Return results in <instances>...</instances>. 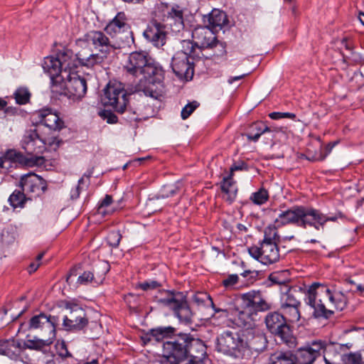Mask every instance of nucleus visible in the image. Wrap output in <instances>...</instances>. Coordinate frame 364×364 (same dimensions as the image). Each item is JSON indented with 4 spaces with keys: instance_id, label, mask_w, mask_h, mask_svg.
I'll return each mask as SVG.
<instances>
[{
    "instance_id": "nucleus-12",
    "label": "nucleus",
    "mask_w": 364,
    "mask_h": 364,
    "mask_svg": "<svg viewBox=\"0 0 364 364\" xmlns=\"http://www.w3.org/2000/svg\"><path fill=\"white\" fill-rule=\"evenodd\" d=\"M331 348L326 341L321 340L313 341L306 346L298 348L292 353L294 364H313L315 360L323 353V359L326 364H333L330 362L326 353Z\"/></svg>"
},
{
    "instance_id": "nucleus-45",
    "label": "nucleus",
    "mask_w": 364,
    "mask_h": 364,
    "mask_svg": "<svg viewBox=\"0 0 364 364\" xmlns=\"http://www.w3.org/2000/svg\"><path fill=\"white\" fill-rule=\"evenodd\" d=\"M99 116L105 120L108 124H116L118 122L117 116L111 110L103 109L99 112Z\"/></svg>"
},
{
    "instance_id": "nucleus-59",
    "label": "nucleus",
    "mask_w": 364,
    "mask_h": 364,
    "mask_svg": "<svg viewBox=\"0 0 364 364\" xmlns=\"http://www.w3.org/2000/svg\"><path fill=\"white\" fill-rule=\"evenodd\" d=\"M82 264L81 263H78L75 264L71 269H70V277L71 275H77L80 274L79 270H82Z\"/></svg>"
},
{
    "instance_id": "nucleus-58",
    "label": "nucleus",
    "mask_w": 364,
    "mask_h": 364,
    "mask_svg": "<svg viewBox=\"0 0 364 364\" xmlns=\"http://www.w3.org/2000/svg\"><path fill=\"white\" fill-rule=\"evenodd\" d=\"M4 113L6 115H16L18 112V109L14 107H6L4 109Z\"/></svg>"
},
{
    "instance_id": "nucleus-46",
    "label": "nucleus",
    "mask_w": 364,
    "mask_h": 364,
    "mask_svg": "<svg viewBox=\"0 0 364 364\" xmlns=\"http://www.w3.org/2000/svg\"><path fill=\"white\" fill-rule=\"evenodd\" d=\"M198 106L199 103L197 101H193L192 102L187 104L181 111L182 119H187Z\"/></svg>"
},
{
    "instance_id": "nucleus-15",
    "label": "nucleus",
    "mask_w": 364,
    "mask_h": 364,
    "mask_svg": "<svg viewBox=\"0 0 364 364\" xmlns=\"http://www.w3.org/2000/svg\"><path fill=\"white\" fill-rule=\"evenodd\" d=\"M19 187L26 191L28 198H36L43 194L47 190V183L34 173H28L21 176Z\"/></svg>"
},
{
    "instance_id": "nucleus-33",
    "label": "nucleus",
    "mask_w": 364,
    "mask_h": 364,
    "mask_svg": "<svg viewBox=\"0 0 364 364\" xmlns=\"http://www.w3.org/2000/svg\"><path fill=\"white\" fill-rule=\"evenodd\" d=\"M28 339L22 342V350L31 349L36 350H41L45 346H49L52 343V341L48 339H40L37 336H34L33 339Z\"/></svg>"
},
{
    "instance_id": "nucleus-37",
    "label": "nucleus",
    "mask_w": 364,
    "mask_h": 364,
    "mask_svg": "<svg viewBox=\"0 0 364 364\" xmlns=\"http://www.w3.org/2000/svg\"><path fill=\"white\" fill-rule=\"evenodd\" d=\"M269 279L272 284L279 285L280 288L282 286H289L291 281L289 270L273 272L269 275Z\"/></svg>"
},
{
    "instance_id": "nucleus-36",
    "label": "nucleus",
    "mask_w": 364,
    "mask_h": 364,
    "mask_svg": "<svg viewBox=\"0 0 364 364\" xmlns=\"http://www.w3.org/2000/svg\"><path fill=\"white\" fill-rule=\"evenodd\" d=\"M232 176L230 175L225 177L221 183V190L228 195L227 200L230 203H232L235 199L237 194V189L234 188V181Z\"/></svg>"
},
{
    "instance_id": "nucleus-7",
    "label": "nucleus",
    "mask_w": 364,
    "mask_h": 364,
    "mask_svg": "<svg viewBox=\"0 0 364 364\" xmlns=\"http://www.w3.org/2000/svg\"><path fill=\"white\" fill-rule=\"evenodd\" d=\"M277 226H269L265 228L264 238L259 242V245H253L248 248V252L255 259L264 264H271L279 261L280 255L278 243L280 237L277 230Z\"/></svg>"
},
{
    "instance_id": "nucleus-35",
    "label": "nucleus",
    "mask_w": 364,
    "mask_h": 364,
    "mask_svg": "<svg viewBox=\"0 0 364 364\" xmlns=\"http://www.w3.org/2000/svg\"><path fill=\"white\" fill-rule=\"evenodd\" d=\"M28 200L31 198L23 189L15 190L9 198L10 205L14 208H23Z\"/></svg>"
},
{
    "instance_id": "nucleus-22",
    "label": "nucleus",
    "mask_w": 364,
    "mask_h": 364,
    "mask_svg": "<svg viewBox=\"0 0 364 364\" xmlns=\"http://www.w3.org/2000/svg\"><path fill=\"white\" fill-rule=\"evenodd\" d=\"M39 119L36 127H43L41 132L60 130L63 127V122L60 117L50 109H43L36 114Z\"/></svg>"
},
{
    "instance_id": "nucleus-43",
    "label": "nucleus",
    "mask_w": 364,
    "mask_h": 364,
    "mask_svg": "<svg viewBox=\"0 0 364 364\" xmlns=\"http://www.w3.org/2000/svg\"><path fill=\"white\" fill-rule=\"evenodd\" d=\"M342 361L343 364H364L362 355L359 352L343 355Z\"/></svg>"
},
{
    "instance_id": "nucleus-19",
    "label": "nucleus",
    "mask_w": 364,
    "mask_h": 364,
    "mask_svg": "<svg viewBox=\"0 0 364 364\" xmlns=\"http://www.w3.org/2000/svg\"><path fill=\"white\" fill-rule=\"evenodd\" d=\"M184 10L178 4L168 9L161 22L167 29L173 33H179L184 28Z\"/></svg>"
},
{
    "instance_id": "nucleus-2",
    "label": "nucleus",
    "mask_w": 364,
    "mask_h": 364,
    "mask_svg": "<svg viewBox=\"0 0 364 364\" xmlns=\"http://www.w3.org/2000/svg\"><path fill=\"white\" fill-rule=\"evenodd\" d=\"M176 328L171 326H159L151 328L141 336L144 344L163 342V354L168 364H184L187 360V346L191 338L190 333L176 334Z\"/></svg>"
},
{
    "instance_id": "nucleus-31",
    "label": "nucleus",
    "mask_w": 364,
    "mask_h": 364,
    "mask_svg": "<svg viewBox=\"0 0 364 364\" xmlns=\"http://www.w3.org/2000/svg\"><path fill=\"white\" fill-rule=\"evenodd\" d=\"M181 50L177 53H183L188 58L193 60L201 58L203 53L199 48L196 46V43L190 40H183L181 42Z\"/></svg>"
},
{
    "instance_id": "nucleus-34",
    "label": "nucleus",
    "mask_w": 364,
    "mask_h": 364,
    "mask_svg": "<svg viewBox=\"0 0 364 364\" xmlns=\"http://www.w3.org/2000/svg\"><path fill=\"white\" fill-rule=\"evenodd\" d=\"M267 340L262 333L254 335L252 338L247 341V348H250L257 352L263 351L267 348Z\"/></svg>"
},
{
    "instance_id": "nucleus-38",
    "label": "nucleus",
    "mask_w": 364,
    "mask_h": 364,
    "mask_svg": "<svg viewBox=\"0 0 364 364\" xmlns=\"http://www.w3.org/2000/svg\"><path fill=\"white\" fill-rule=\"evenodd\" d=\"M269 364H294L291 352H277L272 354Z\"/></svg>"
},
{
    "instance_id": "nucleus-13",
    "label": "nucleus",
    "mask_w": 364,
    "mask_h": 364,
    "mask_svg": "<svg viewBox=\"0 0 364 364\" xmlns=\"http://www.w3.org/2000/svg\"><path fill=\"white\" fill-rule=\"evenodd\" d=\"M244 310L240 311L239 317L246 322L245 317L256 315L259 311H266L271 305L263 298L259 291H251L242 295Z\"/></svg>"
},
{
    "instance_id": "nucleus-44",
    "label": "nucleus",
    "mask_w": 364,
    "mask_h": 364,
    "mask_svg": "<svg viewBox=\"0 0 364 364\" xmlns=\"http://www.w3.org/2000/svg\"><path fill=\"white\" fill-rule=\"evenodd\" d=\"M251 129L252 130H257V133L261 135L266 133L272 134L273 132H278L279 131L278 128L268 127L263 122L255 123L252 125Z\"/></svg>"
},
{
    "instance_id": "nucleus-32",
    "label": "nucleus",
    "mask_w": 364,
    "mask_h": 364,
    "mask_svg": "<svg viewBox=\"0 0 364 364\" xmlns=\"http://www.w3.org/2000/svg\"><path fill=\"white\" fill-rule=\"evenodd\" d=\"M53 132H40L41 141L43 143V151L46 149V146L55 151L63 143L62 140L53 133Z\"/></svg>"
},
{
    "instance_id": "nucleus-61",
    "label": "nucleus",
    "mask_w": 364,
    "mask_h": 364,
    "mask_svg": "<svg viewBox=\"0 0 364 364\" xmlns=\"http://www.w3.org/2000/svg\"><path fill=\"white\" fill-rule=\"evenodd\" d=\"M260 136H261V134H259L257 132L255 134L250 132L247 134V139L250 141H257L259 139Z\"/></svg>"
},
{
    "instance_id": "nucleus-64",
    "label": "nucleus",
    "mask_w": 364,
    "mask_h": 364,
    "mask_svg": "<svg viewBox=\"0 0 364 364\" xmlns=\"http://www.w3.org/2000/svg\"><path fill=\"white\" fill-rule=\"evenodd\" d=\"M73 210H74V215L75 217H77L80 213V210H81V204L80 203H78L75 205V208H73Z\"/></svg>"
},
{
    "instance_id": "nucleus-18",
    "label": "nucleus",
    "mask_w": 364,
    "mask_h": 364,
    "mask_svg": "<svg viewBox=\"0 0 364 364\" xmlns=\"http://www.w3.org/2000/svg\"><path fill=\"white\" fill-rule=\"evenodd\" d=\"M43 127H36L27 131L21 142V146L27 154L26 156H37L43 152V143L41 141L40 132Z\"/></svg>"
},
{
    "instance_id": "nucleus-9",
    "label": "nucleus",
    "mask_w": 364,
    "mask_h": 364,
    "mask_svg": "<svg viewBox=\"0 0 364 364\" xmlns=\"http://www.w3.org/2000/svg\"><path fill=\"white\" fill-rule=\"evenodd\" d=\"M161 294L155 297L157 303L172 309L180 321L191 322L192 312L183 292L164 290Z\"/></svg>"
},
{
    "instance_id": "nucleus-42",
    "label": "nucleus",
    "mask_w": 364,
    "mask_h": 364,
    "mask_svg": "<svg viewBox=\"0 0 364 364\" xmlns=\"http://www.w3.org/2000/svg\"><path fill=\"white\" fill-rule=\"evenodd\" d=\"M14 95L17 104L25 105L30 100L31 93L27 88L20 87L16 90Z\"/></svg>"
},
{
    "instance_id": "nucleus-25",
    "label": "nucleus",
    "mask_w": 364,
    "mask_h": 364,
    "mask_svg": "<svg viewBox=\"0 0 364 364\" xmlns=\"http://www.w3.org/2000/svg\"><path fill=\"white\" fill-rule=\"evenodd\" d=\"M87 89L86 79L70 70V100H81L85 97Z\"/></svg>"
},
{
    "instance_id": "nucleus-3",
    "label": "nucleus",
    "mask_w": 364,
    "mask_h": 364,
    "mask_svg": "<svg viewBox=\"0 0 364 364\" xmlns=\"http://www.w3.org/2000/svg\"><path fill=\"white\" fill-rule=\"evenodd\" d=\"M305 302L314 309L315 318L328 319L334 314V310L326 305L327 300H336L335 310L341 311L347 306L348 299L341 291L332 292L326 285L314 282L306 292Z\"/></svg>"
},
{
    "instance_id": "nucleus-8",
    "label": "nucleus",
    "mask_w": 364,
    "mask_h": 364,
    "mask_svg": "<svg viewBox=\"0 0 364 364\" xmlns=\"http://www.w3.org/2000/svg\"><path fill=\"white\" fill-rule=\"evenodd\" d=\"M60 321H63L65 326H68V317L66 315L60 316V314L53 316H47L45 314L41 313L36 315L30 318L28 322L21 323L18 332L27 333L26 338H31L33 333L53 334L54 336L55 331V325Z\"/></svg>"
},
{
    "instance_id": "nucleus-24",
    "label": "nucleus",
    "mask_w": 364,
    "mask_h": 364,
    "mask_svg": "<svg viewBox=\"0 0 364 364\" xmlns=\"http://www.w3.org/2000/svg\"><path fill=\"white\" fill-rule=\"evenodd\" d=\"M66 52L58 53L57 57L48 56L44 58L42 67L43 70L48 73L50 78L60 74L65 66L68 68V63H66Z\"/></svg>"
},
{
    "instance_id": "nucleus-62",
    "label": "nucleus",
    "mask_w": 364,
    "mask_h": 364,
    "mask_svg": "<svg viewBox=\"0 0 364 364\" xmlns=\"http://www.w3.org/2000/svg\"><path fill=\"white\" fill-rule=\"evenodd\" d=\"M40 264L39 263H35V262H32L30 264L29 267H28V272L30 274L34 272L35 271L37 270L38 267H39Z\"/></svg>"
},
{
    "instance_id": "nucleus-48",
    "label": "nucleus",
    "mask_w": 364,
    "mask_h": 364,
    "mask_svg": "<svg viewBox=\"0 0 364 364\" xmlns=\"http://www.w3.org/2000/svg\"><path fill=\"white\" fill-rule=\"evenodd\" d=\"M239 282V277L236 274H230L222 281L223 286L227 289H232Z\"/></svg>"
},
{
    "instance_id": "nucleus-29",
    "label": "nucleus",
    "mask_w": 364,
    "mask_h": 364,
    "mask_svg": "<svg viewBox=\"0 0 364 364\" xmlns=\"http://www.w3.org/2000/svg\"><path fill=\"white\" fill-rule=\"evenodd\" d=\"M105 273L101 277H96L94 272L85 271L82 274L80 273L76 282V288L78 286H87L91 284L92 286H98L101 284L105 279Z\"/></svg>"
},
{
    "instance_id": "nucleus-40",
    "label": "nucleus",
    "mask_w": 364,
    "mask_h": 364,
    "mask_svg": "<svg viewBox=\"0 0 364 364\" xmlns=\"http://www.w3.org/2000/svg\"><path fill=\"white\" fill-rule=\"evenodd\" d=\"M300 308L301 306H296L281 312L289 324L296 323L300 320Z\"/></svg>"
},
{
    "instance_id": "nucleus-16",
    "label": "nucleus",
    "mask_w": 364,
    "mask_h": 364,
    "mask_svg": "<svg viewBox=\"0 0 364 364\" xmlns=\"http://www.w3.org/2000/svg\"><path fill=\"white\" fill-rule=\"evenodd\" d=\"M105 31L112 36H116L121 33L127 32L129 36H127L125 44L129 46L130 43H134V33L130 30L127 16L124 11L118 12L114 18L107 23Z\"/></svg>"
},
{
    "instance_id": "nucleus-26",
    "label": "nucleus",
    "mask_w": 364,
    "mask_h": 364,
    "mask_svg": "<svg viewBox=\"0 0 364 364\" xmlns=\"http://www.w3.org/2000/svg\"><path fill=\"white\" fill-rule=\"evenodd\" d=\"M51 92L54 97L66 96L68 91V71L67 66L61 70L59 75L53 76L51 78Z\"/></svg>"
},
{
    "instance_id": "nucleus-55",
    "label": "nucleus",
    "mask_w": 364,
    "mask_h": 364,
    "mask_svg": "<svg viewBox=\"0 0 364 364\" xmlns=\"http://www.w3.org/2000/svg\"><path fill=\"white\" fill-rule=\"evenodd\" d=\"M15 237L11 235L8 230H4L1 232V241L5 244H9L14 242Z\"/></svg>"
},
{
    "instance_id": "nucleus-39",
    "label": "nucleus",
    "mask_w": 364,
    "mask_h": 364,
    "mask_svg": "<svg viewBox=\"0 0 364 364\" xmlns=\"http://www.w3.org/2000/svg\"><path fill=\"white\" fill-rule=\"evenodd\" d=\"M181 189V183L177 182L174 184L165 185L161 190V197L163 198H168L178 194Z\"/></svg>"
},
{
    "instance_id": "nucleus-57",
    "label": "nucleus",
    "mask_w": 364,
    "mask_h": 364,
    "mask_svg": "<svg viewBox=\"0 0 364 364\" xmlns=\"http://www.w3.org/2000/svg\"><path fill=\"white\" fill-rule=\"evenodd\" d=\"M301 306V301L296 302V303H291V304L286 303V304L280 305V310H281V311H284L285 310H288L289 309H292V308H294L296 306Z\"/></svg>"
},
{
    "instance_id": "nucleus-5",
    "label": "nucleus",
    "mask_w": 364,
    "mask_h": 364,
    "mask_svg": "<svg viewBox=\"0 0 364 364\" xmlns=\"http://www.w3.org/2000/svg\"><path fill=\"white\" fill-rule=\"evenodd\" d=\"M130 96L123 83L109 81L103 90L102 102L105 107H111L120 114L123 120L129 122L140 121L139 110L132 105Z\"/></svg>"
},
{
    "instance_id": "nucleus-14",
    "label": "nucleus",
    "mask_w": 364,
    "mask_h": 364,
    "mask_svg": "<svg viewBox=\"0 0 364 364\" xmlns=\"http://www.w3.org/2000/svg\"><path fill=\"white\" fill-rule=\"evenodd\" d=\"M43 160V158L41 156H26L15 149H9L0 156V168L9 169L12 164L33 166L41 164Z\"/></svg>"
},
{
    "instance_id": "nucleus-52",
    "label": "nucleus",
    "mask_w": 364,
    "mask_h": 364,
    "mask_svg": "<svg viewBox=\"0 0 364 364\" xmlns=\"http://www.w3.org/2000/svg\"><path fill=\"white\" fill-rule=\"evenodd\" d=\"M241 276L247 279L248 284H253L259 276V272L256 270H245L241 274Z\"/></svg>"
},
{
    "instance_id": "nucleus-4",
    "label": "nucleus",
    "mask_w": 364,
    "mask_h": 364,
    "mask_svg": "<svg viewBox=\"0 0 364 364\" xmlns=\"http://www.w3.org/2000/svg\"><path fill=\"white\" fill-rule=\"evenodd\" d=\"M337 219V215L328 216L313 208L294 205L281 211L275 219V223L277 226L294 225L303 228L311 226L319 230L327 222H336Z\"/></svg>"
},
{
    "instance_id": "nucleus-6",
    "label": "nucleus",
    "mask_w": 364,
    "mask_h": 364,
    "mask_svg": "<svg viewBox=\"0 0 364 364\" xmlns=\"http://www.w3.org/2000/svg\"><path fill=\"white\" fill-rule=\"evenodd\" d=\"M91 43L95 48L98 49L100 53L87 54L83 52L76 53L77 59L81 65L87 67H93L101 64L107 58V55L117 48L112 45L109 38L102 31H91L85 36V39L76 41L77 46L82 47Z\"/></svg>"
},
{
    "instance_id": "nucleus-53",
    "label": "nucleus",
    "mask_w": 364,
    "mask_h": 364,
    "mask_svg": "<svg viewBox=\"0 0 364 364\" xmlns=\"http://www.w3.org/2000/svg\"><path fill=\"white\" fill-rule=\"evenodd\" d=\"M269 117L272 119H279L282 118H290L292 119H294L296 118V114L291 112H274L269 114Z\"/></svg>"
},
{
    "instance_id": "nucleus-54",
    "label": "nucleus",
    "mask_w": 364,
    "mask_h": 364,
    "mask_svg": "<svg viewBox=\"0 0 364 364\" xmlns=\"http://www.w3.org/2000/svg\"><path fill=\"white\" fill-rule=\"evenodd\" d=\"M247 169H248V166H247V164L243 161H240L237 163H235L231 166V167L230 168V175L232 176L233 173L236 171H243V170L247 171Z\"/></svg>"
},
{
    "instance_id": "nucleus-30",
    "label": "nucleus",
    "mask_w": 364,
    "mask_h": 364,
    "mask_svg": "<svg viewBox=\"0 0 364 364\" xmlns=\"http://www.w3.org/2000/svg\"><path fill=\"white\" fill-rule=\"evenodd\" d=\"M280 305L296 303L299 302V299L297 298L299 293L297 288L291 286H282L280 289Z\"/></svg>"
},
{
    "instance_id": "nucleus-63",
    "label": "nucleus",
    "mask_w": 364,
    "mask_h": 364,
    "mask_svg": "<svg viewBox=\"0 0 364 364\" xmlns=\"http://www.w3.org/2000/svg\"><path fill=\"white\" fill-rule=\"evenodd\" d=\"M337 144H338L337 141H333V142L328 143L326 145V156L331 151V150L333 148V146L335 145H336Z\"/></svg>"
},
{
    "instance_id": "nucleus-49",
    "label": "nucleus",
    "mask_w": 364,
    "mask_h": 364,
    "mask_svg": "<svg viewBox=\"0 0 364 364\" xmlns=\"http://www.w3.org/2000/svg\"><path fill=\"white\" fill-rule=\"evenodd\" d=\"M137 287L144 291H147L160 287H161V284L155 280H148L141 283H139Z\"/></svg>"
},
{
    "instance_id": "nucleus-23",
    "label": "nucleus",
    "mask_w": 364,
    "mask_h": 364,
    "mask_svg": "<svg viewBox=\"0 0 364 364\" xmlns=\"http://www.w3.org/2000/svg\"><path fill=\"white\" fill-rule=\"evenodd\" d=\"M87 324L85 311L77 304L70 301V331H80Z\"/></svg>"
},
{
    "instance_id": "nucleus-21",
    "label": "nucleus",
    "mask_w": 364,
    "mask_h": 364,
    "mask_svg": "<svg viewBox=\"0 0 364 364\" xmlns=\"http://www.w3.org/2000/svg\"><path fill=\"white\" fill-rule=\"evenodd\" d=\"M171 68L180 79L191 80L194 74L193 63L183 53H176L172 58Z\"/></svg>"
},
{
    "instance_id": "nucleus-60",
    "label": "nucleus",
    "mask_w": 364,
    "mask_h": 364,
    "mask_svg": "<svg viewBox=\"0 0 364 364\" xmlns=\"http://www.w3.org/2000/svg\"><path fill=\"white\" fill-rule=\"evenodd\" d=\"M248 75V73H246V74H242L241 75H238V76H235V77H230L228 78V82L229 84H232L235 81H237V80H242L243 79L245 76H247Z\"/></svg>"
},
{
    "instance_id": "nucleus-17",
    "label": "nucleus",
    "mask_w": 364,
    "mask_h": 364,
    "mask_svg": "<svg viewBox=\"0 0 364 364\" xmlns=\"http://www.w3.org/2000/svg\"><path fill=\"white\" fill-rule=\"evenodd\" d=\"M193 38L196 41V46L203 51L205 48H214L217 46L221 47L220 54L225 53V48L210 30L207 27H199L194 29L192 33Z\"/></svg>"
},
{
    "instance_id": "nucleus-56",
    "label": "nucleus",
    "mask_w": 364,
    "mask_h": 364,
    "mask_svg": "<svg viewBox=\"0 0 364 364\" xmlns=\"http://www.w3.org/2000/svg\"><path fill=\"white\" fill-rule=\"evenodd\" d=\"M84 182V179L83 178H81L80 179L78 180V183L77 185L75 186V188L74 191H72V194H71V199H75V198H78L79 195H80V190H81V188H80V185L81 183H82Z\"/></svg>"
},
{
    "instance_id": "nucleus-47",
    "label": "nucleus",
    "mask_w": 364,
    "mask_h": 364,
    "mask_svg": "<svg viewBox=\"0 0 364 364\" xmlns=\"http://www.w3.org/2000/svg\"><path fill=\"white\" fill-rule=\"evenodd\" d=\"M122 235L119 231H112L107 236V242L109 246L117 247L119 245Z\"/></svg>"
},
{
    "instance_id": "nucleus-27",
    "label": "nucleus",
    "mask_w": 364,
    "mask_h": 364,
    "mask_svg": "<svg viewBox=\"0 0 364 364\" xmlns=\"http://www.w3.org/2000/svg\"><path fill=\"white\" fill-rule=\"evenodd\" d=\"M23 352L22 342L14 338L0 341V355L18 360Z\"/></svg>"
},
{
    "instance_id": "nucleus-11",
    "label": "nucleus",
    "mask_w": 364,
    "mask_h": 364,
    "mask_svg": "<svg viewBox=\"0 0 364 364\" xmlns=\"http://www.w3.org/2000/svg\"><path fill=\"white\" fill-rule=\"evenodd\" d=\"M247 341L237 332L225 331L216 339V350L235 358L241 357L247 349Z\"/></svg>"
},
{
    "instance_id": "nucleus-28",
    "label": "nucleus",
    "mask_w": 364,
    "mask_h": 364,
    "mask_svg": "<svg viewBox=\"0 0 364 364\" xmlns=\"http://www.w3.org/2000/svg\"><path fill=\"white\" fill-rule=\"evenodd\" d=\"M208 23V27L212 30L218 31L228 23L226 14L219 9H213L204 19Z\"/></svg>"
},
{
    "instance_id": "nucleus-1",
    "label": "nucleus",
    "mask_w": 364,
    "mask_h": 364,
    "mask_svg": "<svg viewBox=\"0 0 364 364\" xmlns=\"http://www.w3.org/2000/svg\"><path fill=\"white\" fill-rule=\"evenodd\" d=\"M124 70L134 77L143 76L136 86V91H141L146 96L154 99H158L162 96L164 70L146 52L131 53L124 65Z\"/></svg>"
},
{
    "instance_id": "nucleus-41",
    "label": "nucleus",
    "mask_w": 364,
    "mask_h": 364,
    "mask_svg": "<svg viewBox=\"0 0 364 364\" xmlns=\"http://www.w3.org/2000/svg\"><path fill=\"white\" fill-rule=\"evenodd\" d=\"M269 199L268 191L264 188H259L257 191L253 193L250 196V200L254 204L263 205Z\"/></svg>"
},
{
    "instance_id": "nucleus-10",
    "label": "nucleus",
    "mask_w": 364,
    "mask_h": 364,
    "mask_svg": "<svg viewBox=\"0 0 364 364\" xmlns=\"http://www.w3.org/2000/svg\"><path fill=\"white\" fill-rule=\"evenodd\" d=\"M264 323L267 330L278 338L282 343L289 348L296 346V338L292 330L282 313L278 311L269 312L265 318Z\"/></svg>"
},
{
    "instance_id": "nucleus-50",
    "label": "nucleus",
    "mask_w": 364,
    "mask_h": 364,
    "mask_svg": "<svg viewBox=\"0 0 364 364\" xmlns=\"http://www.w3.org/2000/svg\"><path fill=\"white\" fill-rule=\"evenodd\" d=\"M55 349L57 353L61 358H67L68 356V350L66 343L64 341H58L55 344Z\"/></svg>"
},
{
    "instance_id": "nucleus-51",
    "label": "nucleus",
    "mask_w": 364,
    "mask_h": 364,
    "mask_svg": "<svg viewBox=\"0 0 364 364\" xmlns=\"http://www.w3.org/2000/svg\"><path fill=\"white\" fill-rule=\"evenodd\" d=\"M112 203V198L109 195H106L105 198L101 201L100 205L97 208L98 214L105 215L106 211L105 208L108 207Z\"/></svg>"
},
{
    "instance_id": "nucleus-20",
    "label": "nucleus",
    "mask_w": 364,
    "mask_h": 364,
    "mask_svg": "<svg viewBox=\"0 0 364 364\" xmlns=\"http://www.w3.org/2000/svg\"><path fill=\"white\" fill-rule=\"evenodd\" d=\"M168 30L161 22L151 21L143 32L144 37L154 46L162 47L166 41Z\"/></svg>"
}]
</instances>
